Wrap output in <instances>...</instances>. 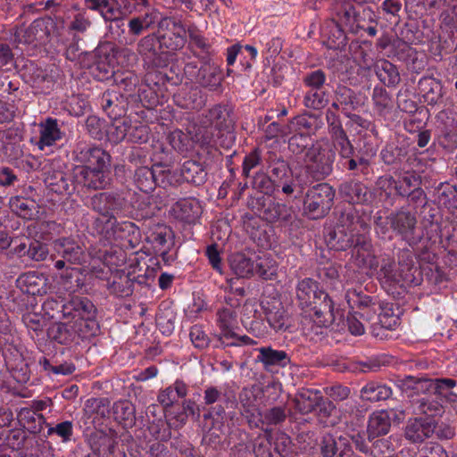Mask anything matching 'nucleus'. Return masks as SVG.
I'll return each instance as SVG.
<instances>
[{"instance_id": "16", "label": "nucleus", "mask_w": 457, "mask_h": 457, "mask_svg": "<svg viewBox=\"0 0 457 457\" xmlns=\"http://www.w3.org/2000/svg\"><path fill=\"white\" fill-rule=\"evenodd\" d=\"M393 411L379 410L373 411L368 420L367 434L370 440L386 435L391 428Z\"/></svg>"}, {"instance_id": "29", "label": "nucleus", "mask_w": 457, "mask_h": 457, "mask_svg": "<svg viewBox=\"0 0 457 457\" xmlns=\"http://www.w3.org/2000/svg\"><path fill=\"white\" fill-rule=\"evenodd\" d=\"M361 398L370 402H378L389 398L392 390L389 386L378 382H370L362 387Z\"/></svg>"}, {"instance_id": "28", "label": "nucleus", "mask_w": 457, "mask_h": 457, "mask_svg": "<svg viewBox=\"0 0 457 457\" xmlns=\"http://www.w3.org/2000/svg\"><path fill=\"white\" fill-rule=\"evenodd\" d=\"M217 315L221 338H235L236 333L234 329L237 325V315L235 312L228 308H223L218 312Z\"/></svg>"}, {"instance_id": "53", "label": "nucleus", "mask_w": 457, "mask_h": 457, "mask_svg": "<svg viewBox=\"0 0 457 457\" xmlns=\"http://www.w3.org/2000/svg\"><path fill=\"white\" fill-rule=\"evenodd\" d=\"M159 15L160 12L157 9L150 7L145 9V12L143 15L137 17L141 20L143 25L148 29L154 27V24L158 21Z\"/></svg>"}, {"instance_id": "50", "label": "nucleus", "mask_w": 457, "mask_h": 457, "mask_svg": "<svg viewBox=\"0 0 457 457\" xmlns=\"http://www.w3.org/2000/svg\"><path fill=\"white\" fill-rule=\"evenodd\" d=\"M16 110L12 100L4 101L0 99V123L11 121L15 116Z\"/></svg>"}, {"instance_id": "57", "label": "nucleus", "mask_w": 457, "mask_h": 457, "mask_svg": "<svg viewBox=\"0 0 457 457\" xmlns=\"http://www.w3.org/2000/svg\"><path fill=\"white\" fill-rule=\"evenodd\" d=\"M327 394L334 401H343L349 396L350 389L343 386H334L328 389Z\"/></svg>"}, {"instance_id": "52", "label": "nucleus", "mask_w": 457, "mask_h": 457, "mask_svg": "<svg viewBox=\"0 0 457 457\" xmlns=\"http://www.w3.org/2000/svg\"><path fill=\"white\" fill-rule=\"evenodd\" d=\"M209 125L220 128L225 120L224 109L220 105H215L209 110Z\"/></svg>"}, {"instance_id": "7", "label": "nucleus", "mask_w": 457, "mask_h": 457, "mask_svg": "<svg viewBox=\"0 0 457 457\" xmlns=\"http://www.w3.org/2000/svg\"><path fill=\"white\" fill-rule=\"evenodd\" d=\"M410 271L411 268L407 265L399 266L396 269L393 260L384 259L381 268L378 272V278L386 290H391L393 287L399 286L402 287L411 282V275Z\"/></svg>"}, {"instance_id": "37", "label": "nucleus", "mask_w": 457, "mask_h": 457, "mask_svg": "<svg viewBox=\"0 0 457 457\" xmlns=\"http://www.w3.org/2000/svg\"><path fill=\"white\" fill-rule=\"evenodd\" d=\"M328 103L325 92L320 89H311L304 96V105L307 108L320 110Z\"/></svg>"}, {"instance_id": "24", "label": "nucleus", "mask_w": 457, "mask_h": 457, "mask_svg": "<svg viewBox=\"0 0 457 457\" xmlns=\"http://www.w3.org/2000/svg\"><path fill=\"white\" fill-rule=\"evenodd\" d=\"M391 225L404 239H411L415 228L416 219L410 212H399L391 218Z\"/></svg>"}, {"instance_id": "15", "label": "nucleus", "mask_w": 457, "mask_h": 457, "mask_svg": "<svg viewBox=\"0 0 457 457\" xmlns=\"http://www.w3.org/2000/svg\"><path fill=\"white\" fill-rule=\"evenodd\" d=\"M406 382V378L402 381L401 387L403 391H404L408 396H413L414 395L423 394L419 402L420 411L428 417H436L441 415L444 412V401L440 397H436L433 392H416L411 388H407L404 385Z\"/></svg>"}, {"instance_id": "19", "label": "nucleus", "mask_w": 457, "mask_h": 457, "mask_svg": "<svg viewBox=\"0 0 457 457\" xmlns=\"http://www.w3.org/2000/svg\"><path fill=\"white\" fill-rule=\"evenodd\" d=\"M15 37L19 43H41L48 37V31L43 20H36L29 27L18 29Z\"/></svg>"}, {"instance_id": "22", "label": "nucleus", "mask_w": 457, "mask_h": 457, "mask_svg": "<svg viewBox=\"0 0 457 457\" xmlns=\"http://www.w3.org/2000/svg\"><path fill=\"white\" fill-rule=\"evenodd\" d=\"M337 15L341 24L351 32L356 33L362 28L360 12L350 2H342L337 8Z\"/></svg>"}, {"instance_id": "63", "label": "nucleus", "mask_w": 457, "mask_h": 457, "mask_svg": "<svg viewBox=\"0 0 457 457\" xmlns=\"http://www.w3.org/2000/svg\"><path fill=\"white\" fill-rule=\"evenodd\" d=\"M129 33L132 36H139L147 29L143 25L141 20L135 16L128 22Z\"/></svg>"}, {"instance_id": "45", "label": "nucleus", "mask_w": 457, "mask_h": 457, "mask_svg": "<svg viewBox=\"0 0 457 457\" xmlns=\"http://www.w3.org/2000/svg\"><path fill=\"white\" fill-rule=\"evenodd\" d=\"M73 433V425L71 421H63L57 424L54 427H51L47 430V435L51 436L53 434H56L60 436L62 442H68L71 440V437Z\"/></svg>"}, {"instance_id": "5", "label": "nucleus", "mask_w": 457, "mask_h": 457, "mask_svg": "<svg viewBox=\"0 0 457 457\" xmlns=\"http://www.w3.org/2000/svg\"><path fill=\"white\" fill-rule=\"evenodd\" d=\"M335 154L329 149L312 145L304 153L303 162L306 171L312 179L320 180L328 176L333 170Z\"/></svg>"}, {"instance_id": "10", "label": "nucleus", "mask_w": 457, "mask_h": 457, "mask_svg": "<svg viewBox=\"0 0 457 457\" xmlns=\"http://www.w3.org/2000/svg\"><path fill=\"white\" fill-rule=\"evenodd\" d=\"M18 287L29 295H46L51 289V282L46 275L38 271H29L17 278Z\"/></svg>"}, {"instance_id": "51", "label": "nucleus", "mask_w": 457, "mask_h": 457, "mask_svg": "<svg viewBox=\"0 0 457 457\" xmlns=\"http://www.w3.org/2000/svg\"><path fill=\"white\" fill-rule=\"evenodd\" d=\"M189 336L195 347L204 348L208 345V337L200 327H193Z\"/></svg>"}, {"instance_id": "36", "label": "nucleus", "mask_w": 457, "mask_h": 457, "mask_svg": "<svg viewBox=\"0 0 457 457\" xmlns=\"http://www.w3.org/2000/svg\"><path fill=\"white\" fill-rule=\"evenodd\" d=\"M377 75L380 81L386 86H395L400 81L396 67L388 61L381 62L378 68Z\"/></svg>"}, {"instance_id": "33", "label": "nucleus", "mask_w": 457, "mask_h": 457, "mask_svg": "<svg viewBox=\"0 0 457 457\" xmlns=\"http://www.w3.org/2000/svg\"><path fill=\"white\" fill-rule=\"evenodd\" d=\"M230 267L239 277H249L254 273V262L244 253H234L229 259Z\"/></svg>"}, {"instance_id": "58", "label": "nucleus", "mask_w": 457, "mask_h": 457, "mask_svg": "<svg viewBox=\"0 0 457 457\" xmlns=\"http://www.w3.org/2000/svg\"><path fill=\"white\" fill-rule=\"evenodd\" d=\"M321 453L324 457H334L337 453L336 441L331 436H326L321 442Z\"/></svg>"}, {"instance_id": "59", "label": "nucleus", "mask_w": 457, "mask_h": 457, "mask_svg": "<svg viewBox=\"0 0 457 457\" xmlns=\"http://www.w3.org/2000/svg\"><path fill=\"white\" fill-rule=\"evenodd\" d=\"M206 254L208 256L209 262L213 269L218 270L220 273L222 272L221 270V263H220V258L219 251L216 247V245H212L207 247L206 249Z\"/></svg>"}, {"instance_id": "55", "label": "nucleus", "mask_w": 457, "mask_h": 457, "mask_svg": "<svg viewBox=\"0 0 457 457\" xmlns=\"http://www.w3.org/2000/svg\"><path fill=\"white\" fill-rule=\"evenodd\" d=\"M371 298L370 296L360 297L359 304L362 308V312L360 313L361 318L366 317L367 320H372L373 316L376 314V309L374 304L371 303Z\"/></svg>"}, {"instance_id": "12", "label": "nucleus", "mask_w": 457, "mask_h": 457, "mask_svg": "<svg viewBox=\"0 0 457 457\" xmlns=\"http://www.w3.org/2000/svg\"><path fill=\"white\" fill-rule=\"evenodd\" d=\"M53 249L69 263L81 265L87 262V253L71 238L62 237L54 240Z\"/></svg>"}, {"instance_id": "25", "label": "nucleus", "mask_w": 457, "mask_h": 457, "mask_svg": "<svg viewBox=\"0 0 457 457\" xmlns=\"http://www.w3.org/2000/svg\"><path fill=\"white\" fill-rule=\"evenodd\" d=\"M257 361L262 362L265 369L271 366L285 367L287 362V354L285 351L275 350L271 347H261L258 349Z\"/></svg>"}, {"instance_id": "14", "label": "nucleus", "mask_w": 457, "mask_h": 457, "mask_svg": "<svg viewBox=\"0 0 457 457\" xmlns=\"http://www.w3.org/2000/svg\"><path fill=\"white\" fill-rule=\"evenodd\" d=\"M171 26L168 32L160 36V45L169 50L176 51L182 48L186 43V29L180 22L163 19L161 26Z\"/></svg>"}, {"instance_id": "47", "label": "nucleus", "mask_w": 457, "mask_h": 457, "mask_svg": "<svg viewBox=\"0 0 457 457\" xmlns=\"http://www.w3.org/2000/svg\"><path fill=\"white\" fill-rule=\"evenodd\" d=\"M22 321L28 328L33 331H38L45 326L46 320L40 313L27 312L23 315Z\"/></svg>"}, {"instance_id": "41", "label": "nucleus", "mask_w": 457, "mask_h": 457, "mask_svg": "<svg viewBox=\"0 0 457 457\" xmlns=\"http://www.w3.org/2000/svg\"><path fill=\"white\" fill-rule=\"evenodd\" d=\"M276 272L275 262L269 258H259L254 263V273L260 277L270 279Z\"/></svg>"}, {"instance_id": "64", "label": "nucleus", "mask_w": 457, "mask_h": 457, "mask_svg": "<svg viewBox=\"0 0 457 457\" xmlns=\"http://www.w3.org/2000/svg\"><path fill=\"white\" fill-rule=\"evenodd\" d=\"M260 162V157L256 152H253L245 157L243 162V171L247 176L252 169Z\"/></svg>"}, {"instance_id": "56", "label": "nucleus", "mask_w": 457, "mask_h": 457, "mask_svg": "<svg viewBox=\"0 0 457 457\" xmlns=\"http://www.w3.org/2000/svg\"><path fill=\"white\" fill-rule=\"evenodd\" d=\"M348 329L352 335L361 336L364 334V325L357 318L356 314H350L346 320Z\"/></svg>"}, {"instance_id": "4", "label": "nucleus", "mask_w": 457, "mask_h": 457, "mask_svg": "<svg viewBox=\"0 0 457 457\" xmlns=\"http://www.w3.org/2000/svg\"><path fill=\"white\" fill-rule=\"evenodd\" d=\"M334 197L335 191L328 184H319L308 191L304 212L311 219L324 217L330 210Z\"/></svg>"}, {"instance_id": "43", "label": "nucleus", "mask_w": 457, "mask_h": 457, "mask_svg": "<svg viewBox=\"0 0 457 457\" xmlns=\"http://www.w3.org/2000/svg\"><path fill=\"white\" fill-rule=\"evenodd\" d=\"M170 145L177 151L184 152L187 150L190 143L189 137L179 129H175L169 135Z\"/></svg>"}, {"instance_id": "11", "label": "nucleus", "mask_w": 457, "mask_h": 457, "mask_svg": "<svg viewBox=\"0 0 457 457\" xmlns=\"http://www.w3.org/2000/svg\"><path fill=\"white\" fill-rule=\"evenodd\" d=\"M39 137L31 138L30 142L37 146L40 151H44L46 147L54 145L63 137L58 121L54 118H46L45 120L37 124Z\"/></svg>"}, {"instance_id": "54", "label": "nucleus", "mask_w": 457, "mask_h": 457, "mask_svg": "<svg viewBox=\"0 0 457 457\" xmlns=\"http://www.w3.org/2000/svg\"><path fill=\"white\" fill-rule=\"evenodd\" d=\"M158 402L164 407H170L176 401V394L171 386L161 391L157 396Z\"/></svg>"}, {"instance_id": "34", "label": "nucleus", "mask_w": 457, "mask_h": 457, "mask_svg": "<svg viewBox=\"0 0 457 457\" xmlns=\"http://www.w3.org/2000/svg\"><path fill=\"white\" fill-rule=\"evenodd\" d=\"M266 319L270 326L276 331H284L288 327V318L280 303L273 305L266 312Z\"/></svg>"}, {"instance_id": "13", "label": "nucleus", "mask_w": 457, "mask_h": 457, "mask_svg": "<svg viewBox=\"0 0 457 457\" xmlns=\"http://www.w3.org/2000/svg\"><path fill=\"white\" fill-rule=\"evenodd\" d=\"M353 263L364 270L374 271L378 267V260L374 254L370 241L364 237H357L352 255Z\"/></svg>"}, {"instance_id": "20", "label": "nucleus", "mask_w": 457, "mask_h": 457, "mask_svg": "<svg viewBox=\"0 0 457 457\" xmlns=\"http://www.w3.org/2000/svg\"><path fill=\"white\" fill-rule=\"evenodd\" d=\"M435 430L434 423L423 418L409 420L405 428V437L412 443H420L428 438Z\"/></svg>"}, {"instance_id": "21", "label": "nucleus", "mask_w": 457, "mask_h": 457, "mask_svg": "<svg viewBox=\"0 0 457 457\" xmlns=\"http://www.w3.org/2000/svg\"><path fill=\"white\" fill-rule=\"evenodd\" d=\"M171 212L176 219L193 223L200 216L201 206L195 198H184L174 204Z\"/></svg>"}, {"instance_id": "1", "label": "nucleus", "mask_w": 457, "mask_h": 457, "mask_svg": "<svg viewBox=\"0 0 457 457\" xmlns=\"http://www.w3.org/2000/svg\"><path fill=\"white\" fill-rule=\"evenodd\" d=\"M296 298L302 309L313 310V320L320 327H328L335 320L334 306L328 294L319 290L318 284L306 278L298 282Z\"/></svg>"}, {"instance_id": "62", "label": "nucleus", "mask_w": 457, "mask_h": 457, "mask_svg": "<svg viewBox=\"0 0 457 457\" xmlns=\"http://www.w3.org/2000/svg\"><path fill=\"white\" fill-rule=\"evenodd\" d=\"M12 62V54L8 46L0 45V71H7L9 68H4Z\"/></svg>"}, {"instance_id": "49", "label": "nucleus", "mask_w": 457, "mask_h": 457, "mask_svg": "<svg viewBox=\"0 0 457 457\" xmlns=\"http://www.w3.org/2000/svg\"><path fill=\"white\" fill-rule=\"evenodd\" d=\"M325 80V74L320 70H317L307 74L303 79L304 84L312 89H320L324 85Z\"/></svg>"}, {"instance_id": "40", "label": "nucleus", "mask_w": 457, "mask_h": 457, "mask_svg": "<svg viewBox=\"0 0 457 457\" xmlns=\"http://www.w3.org/2000/svg\"><path fill=\"white\" fill-rule=\"evenodd\" d=\"M82 272L91 273L97 278H102L104 274V263L100 257L91 256L87 253V262L81 264Z\"/></svg>"}, {"instance_id": "31", "label": "nucleus", "mask_w": 457, "mask_h": 457, "mask_svg": "<svg viewBox=\"0 0 457 457\" xmlns=\"http://www.w3.org/2000/svg\"><path fill=\"white\" fill-rule=\"evenodd\" d=\"M113 416L117 421L124 426H130L135 421V407L127 400H120L114 403L112 406Z\"/></svg>"}, {"instance_id": "9", "label": "nucleus", "mask_w": 457, "mask_h": 457, "mask_svg": "<svg viewBox=\"0 0 457 457\" xmlns=\"http://www.w3.org/2000/svg\"><path fill=\"white\" fill-rule=\"evenodd\" d=\"M72 321L77 324L82 323V328L87 329L88 333L95 336L97 330L96 323L94 320L96 315V308L93 303L87 298L75 297L70 303Z\"/></svg>"}, {"instance_id": "39", "label": "nucleus", "mask_w": 457, "mask_h": 457, "mask_svg": "<svg viewBox=\"0 0 457 457\" xmlns=\"http://www.w3.org/2000/svg\"><path fill=\"white\" fill-rule=\"evenodd\" d=\"M129 123L127 120H117L108 130L109 139L113 143H119L128 138Z\"/></svg>"}, {"instance_id": "46", "label": "nucleus", "mask_w": 457, "mask_h": 457, "mask_svg": "<svg viewBox=\"0 0 457 457\" xmlns=\"http://www.w3.org/2000/svg\"><path fill=\"white\" fill-rule=\"evenodd\" d=\"M286 417L285 408L277 406L265 411L262 416V422L268 425H277L283 422Z\"/></svg>"}, {"instance_id": "61", "label": "nucleus", "mask_w": 457, "mask_h": 457, "mask_svg": "<svg viewBox=\"0 0 457 457\" xmlns=\"http://www.w3.org/2000/svg\"><path fill=\"white\" fill-rule=\"evenodd\" d=\"M90 24V21L86 18L83 13H78L71 23V29L79 32H84L87 29Z\"/></svg>"}, {"instance_id": "23", "label": "nucleus", "mask_w": 457, "mask_h": 457, "mask_svg": "<svg viewBox=\"0 0 457 457\" xmlns=\"http://www.w3.org/2000/svg\"><path fill=\"white\" fill-rule=\"evenodd\" d=\"M11 210L25 220H33L37 217L39 206L35 200L22 196H14L10 199Z\"/></svg>"}, {"instance_id": "3", "label": "nucleus", "mask_w": 457, "mask_h": 457, "mask_svg": "<svg viewBox=\"0 0 457 457\" xmlns=\"http://www.w3.org/2000/svg\"><path fill=\"white\" fill-rule=\"evenodd\" d=\"M404 385L416 392H433L436 397L443 399L444 403H449L457 410V394L452 392L456 386V381L452 378H416L407 377Z\"/></svg>"}, {"instance_id": "32", "label": "nucleus", "mask_w": 457, "mask_h": 457, "mask_svg": "<svg viewBox=\"0 0 457 457\" xmlns=\"http://www.w3.org/2000/svg\"><path fill=\"white\" fill-rule=\"evenodd\" d=\"M84 3L87 9L99 12L106 21L118 20L120 12L111 5L109 0H85Z\"/></svg>"}, {"instance_id": "17", "label": "nucleus", "mask_w": 457, "mask_h": 457, "mask_svg": "<svg viewBox=\"0 0 457 457\" xmlns=\"http://www.w3.org/2000/svg\"><path fill=\"white\" fill-rule=\"evenodd\" d=\"M358 222L349 221V224L338 225L333 232L330 238V245L338 251H344L355 245L357 237H361L355 233Z\"/></svg>"}, {"instance_id": "8", "label": "nucleus", "mask_w": 457, "mask_h": 457, "mask_svg": "<svg viewBox=\"0 0 457 457\" xmlns=\"http://www.w3.org/2000/svg\"><path fill=\"white\" fill-rule=\"evenodd\" d=\"M410 271L411 268L407 265L399 266L396 269L393 260L384 259L381 268L378 272V278L386 290H391L393 287L399 286L402 287L411 282V275Z\"/></svg>"}, {"instance_id": "6", "label": "nucleus", "mask_w": 457, "mask_h": 457, "mask_svg": "<svg viewBox=\"0 0 457 457\" xmlns=\"http://www.w3.org/2000/svg\"><path fill=\"white\" fill-rule=\"evenodd\" d=\"M47 334L50 339L61 345L78 344L79 339H87L92 337V333H88L82 328V323L78 325L77 321L72 320L53 324L48 328Z\"/></svg>"}, {"instance_id": "38", "label": "nucleus", "mask_w": 457, "mask_h": 457, "mask_svg": "<svg viewBox=\"0 0 457 457\" xmlns=\"http://www.w3.org/2000/svg\"><path fill=\"white\" fill-rule=\"evenodd\" d=\"M157 168L161 170L160 175L157 178V185L160 187H165L169 185L179 183L182 179L180 174L176 173L168 166L157 164Z\"/></svg>"}, {"instance_id": "18", "label": "nucleus", "mask_w": 457, "mask_h": 457, "mask_svg": "<svg viewBox=\"0 0 457 457\" xmlns=\"http://www.w3.org/2000/svg\"><path fill=\"white\" fill-rule=\"evenodd\" d=\"M91 204L103 216V219H105L106 222L112 227L116 221L114 212L120 208L118 199L110 194L100 193L92 198Z\"/></svg>"}, {"instance_id": "27", "label": "nucleus", "mask_w": 457, "mask_h": 457, "mask_svg": "<svg viewBox=\"0 0 457 457\" xmlns=\"http://www.w3.org/2000/svg\"><path fill=\"white\" fill-rule=\"evenodd\" d=\"M161 170L157 168V164L152 169L142 167L136 171V182L138 188L144 192H149L157 185V178Z\"/></svg>"}, {"instance_id": "44", "label": "nucleus", "mask_w": 457, "mask_h": 457, "mask_svg": "<svg viewBox=\"0 0 457 457\" xmlns=\"http://www.w3.org/2000/svg\"><path fill=\"white\" fill-rule=\"evenodd\" d=\"M149 130L145 125L136 124L131 126L129 124L128 140L134 143H145L148 139Z\"/></svg>"}, {"instance_id": "2", "label": "nucleus", "mask_w": 457, "mask_h": 457, "mask_svg": "<svg viewBox=\"0 0 457 457\" xmlns=\"http://www.w3.org/2000/svg\"><path fill=\"white\" fill-rule=\"evenodd\" d=\"M77 160L83 163L77 168L76 174L85 187L100 189L106 186L109 154L98 147H85L77 154Z\"/></svg>"}, {"instance_id": "48", "label": "nucleus", "mask_w": 457, "mask_h": 457, "mask_svg": "<svg viewBox=\"0 0 457 457\" xmlns=\"http://www.w3.org/2000/svg\"><path fill=\"white\" fill-rule=\"evenodd\" d=\"M48 248L40 242L31 243L29 246V257L36 262L45 261L48 256Z\"/></svg>"}, {"instance_id": "26", "label": "nucleus", "mask_w": 457, "mask_h": 457, "mask_svg": "<svg viewBox=\"0 0 457 457\" xmlns=\"http://www.w3.org/2000/svg\"><path fill=\"white\" fill-rule=\"evenodd\" d=\"M180 176L187 182L201 185L205 181L207 173L200 163L188 160L183 163Z\"/></svg>"}, {"instance_id": "42", "label": "nucleus", "mask_w": 457, "mask_h": 457, "mask_svg": "<svg viewBox=\"0 0 457 457\" xmlns=\"http://www.w3.org/2000/svg\"><path fill=\"white\" fill-rule=\"evenodd\" d=\"M336 145L340 147V154L344 158H348L353 154V146L343 129L338 128L334 132Z\"/></svg>"}, {"instance_id": "30", "label": "nucleus", "mask_w": 457, "mask_h": 457, "mask_svg": "<svg viewBox=\"0 0 457 457\" xmlns=\"http://www.w3.org/2000/svg\"><path fill=\"white\" fill-rule=\"evenodd\" d=\"M319 400L320 396L316 393L303 389L295 395L294 402L296 410L303 414H307L319 404Z\"/></svg>"}, {"instance_id": "60", "label": "nucleus", "mask_w": 457, "mask_h": 457, "mask_svg": "<svg viewBox=\"0 0 457 457\" xmlns=\"http://www.w3.org/2000/svg\"><path fill=\"white\" fill-rule=\"evenodd\" d=\"M420 457H448V454L440 445H433L424 447Z\"/></svg>"}, {"instance_id": "35", "label": "nucleus", "mask_w": 457, "mask_h": 457, "mask_svg": "<svg viewBox=\"0 0 457 457\" xmlns=\"http://www.w3.org/2000/svg\"><path fill=\"white\" fill-rule=\"evenodd\" d=\"M420 178L414 172H406L395 185V189L403 196L409 195L411 193L420 188Z\"/></svg>"}]
</instances>
